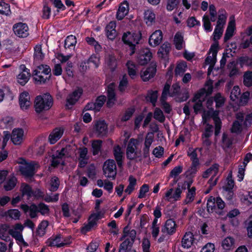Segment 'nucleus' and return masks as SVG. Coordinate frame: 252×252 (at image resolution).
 Segmentation results:
<instances>
[{
	"mask_svg": "<svg viewBox=\"0 0 252 252\" xmlns=\"http://www.w3.org/2000/svg\"><path fill=\"white\" fill-rule=\"evenodd\" d=\"M21 72L17 76V80L18 83L24 86L29 81L30 77V70L26 67L25 65L22 64L20 66Z\"/></svg>",
	"mask_w": 252,
	"mask_h": 252,
	"instance_id": "1a4fd4ad",
	"label": "nucleus"
},
{
	"mask_svg": "<svg viewBox=\"0 0 252 252\" xmlns=\"http://www.w3.org/2000/svg\"><path fill=\"white\" fill-rule=\"evenodd\" d=\"M128 3L127 1L121 3L117 13V19L118 20H122L128 13Z\"/></svg>",
	"mask_w": 252,
	"mask_h": 252,
	"instance_id": "b1692460",
	"label": "nucleus"
},
{
	"mask_svg": "<svg viewBox=\"0 0 252 252\" xmlns=\"http://www.w3.org/2000/svg\"><path fill=\"white\" fill-rule=\"evenodd\" d=\"M187 67V65L185 62H183V63H178L175 68V75L176 76L182 75L184 73V72L186 71Z\"/></svg>",
	"mask_w": 252,
	"mask_h": 252,
	"instance_id": "09e8293b",
	"label": "nucleus"
},
{
	"mask_svg": "<svg viewBox=\"0 0 252 252\" xmlns=\"http://www.w3.org/2000/svg\"><path fill=\"white\" fill-rule=\"evenodd\" d=\"M17 183V179L13 175L10 176L5 184L4 185V188L7 191L10 190L14 188Z\"/></svg>",
	"mask_w": 252,
	"mask_h": 252,
	"instance_id": "f704fd0d",
	"label": "nucleus"
},
{
	"mask_svg": "<svg viewBox=\"0 0 252 252\" xmlns=\"http://www.w3.org/2000/svg\"><path fill=\"white\" fill-rule=\"evenodd\" d=\"M82 92L83 91L82 89H78L74 91L71 94H69L66 99V106L68 107L69 105H74L79 99Z\"/></svg>",
	"mask_w": 252,
	"mask_h": 252,
	"instance_id": "f3484780",
	"label": "nucleus"
},
{
	"mask_svg": "<svg viewBox=\"0 0 252 252\" xmlns=\"http://www.w3.org/2000/svg\"><path fill=\"white\" fill-rule=\"evenodd\" d=\"M223 27L217 25L214 32V40L216 41L220 38L223 32Z\"/></svg>",
	"mask_w": 252,
	"mask_h": 252,
	"instance_id": "e2e57ef3",
	"label": "nucleus"
},
{
	"mask_svg": "<svg viewBox=\"0 0 252 252\" xmlns=\"http://www.w3.org/2000/svg\"><path fill=\"white\" fill-rule=\"evenodd\" d=\"M203 94L202 93H198L192 99V101L195 102L193 109L196 114H197L202 107V101L200 99V97Z\"/></svg>",
	"mask_w": 252,
	"mask_h": 252,
	"instance_id": "cd10ccee",
	"label": "nucleus"
},
{
	"mask_svg": "<svg viewBox=\"0 0 252 252\" xmlns=\"http://www.w3.org/2000/svg\"><path fill=\"white\" fill-rule=\"evenodd\" d=\"M171 49L170 44L168 42H165L160 47L158 52V55L159 58L166 59Z\"/></svg>",
	"mask_w": 252,
	"mask_h": 252,
	"instance_id": "393cba45",
	"label": "nucleus"
},
{
	"mask_svg": "<svg viewBox=\"0 0 252 252\" xmlns=\"http://www.w3.org/2000/svg\"><path fill=\"white\" fill-rule=\"evenodd\" d=\"M24 137V131L21 128H15L13 130L11 135V140L15 145L20 144Z\"/></svg>",
	"mask_w": 252,
	"mask_h": 252,
	"instance_id": "2eb2a0df",
	"label": "nucleus"
},
{
	"mask_svg": "<svg viewBox=\"0 0 252 252\" xmlns=\"http://www.w3.org/2000/svg\"><path fill=\"white\" fill-rule=\"evenodd\" d=\"M234 186V182L233 180L232 179V175L231 174H229L227 177V184L223 187V188L225 190L229 192L230 195H231L232 194L231 190L233 188Z\"/></svg>",
	"mask_w": 252,
	"mask_h": 252,
	"instance_id": "de8ad7c7",
	"label": "nucleus"
},
{
	"mask_svg": "<svg viewBox=\"0 0 252 252\" xmlns=\"http://www.w3.org/2000/svg\"><path fill=\"white\" fill-rule=\"evenodd\" d=\"M157 65L156 63H152L143 72L141 73V77L144 81H148L151 78H153L157 71Z\"/></svg>",
	"mask_w": 252,
	"mask_h": 252,
	"instance_id": "9d476101",
	"label": "nucleus"
},
{
	"mask_svg": "<svg viewBox=\"0 0 252 252\" xmlns=\"http://www.w3.org/2000/svg\"><path fill=\"white\" fill-rule=\"evenodd\" d=\"M218 43L216 42L212 45L210 49V52H212V56H208L205 60L206 64L214 66L217 61V54L218 53Z\"/></svg>",
	"mask_w": 252,
	"mask_h": 252,
	"instance_id": "4468645a",
	"label": "nucleus"
},
{
	"mask_svg": "<svg viewBox=\"0 0 252 252\" xmlns=\"http://www.w3.org/2000/svg\"><path fill=\"white\" fill-rule=\"evenodd\" d=\"M243 83L247 87L252 86V71H247L244 73L243 75Z\"/></svg>",
	"mask_w": 252,
	"mask_h": 252,
	"instance_id": "a18cd8bd",
	"label": "nucleus"
},
{
	"mask_svg": "<svg viewBox=\"0 0 252 252\" xmlns=\"http://www.w3.org/2000/svg\"><path fill=\"white\" fill-rule=\"evenodd\" d=\"M180 2V0H168L166 8L169 11H172L175 8Z\"/></svg>",
	"mask_w": 252,
	"mask_h": 252,
	"instance_id": "774afa93",
	"label": "nucleus"
},
{
	"mask_svg": "<svg viewBox=\"0 0 252 252\" xmlns=\"http://www.w3.org/2000/svg\"><path fill=\"white\" fill-rule=\"evenodd\" d=\"M86 41L89 45L94 46L96 50H100V45L98 43V42L94 39V37H87L86 38Z\"/></svg>",
	"mask_w": 252,
	"mask_h": 252,
	"instance_id": "338daca9",
	"label": "nucleus"
},
{
	"mask_svg": "<svg viewBox=\"0 0 252 252\" xmlns=\"http://www.w3.org/2000/svg\"><path fill=\"white\" fill-rule=\"evenodd\" d=\"M152 55L149 49H143L141 50L137 57L138 63L142 65H144L150 61Z\"/></svg>",
	"mask_w": 252,
	"mask_h": 252,
	"instance_id": "9b49d317",
	"label": "nucleus"
},
{
	"mask_svg": "<svg viewBox=\"0 0 252 252\" xmlns=\"http://www.w3.org/2000/svg\"><path fill=\"white\" fill-rule=\"evenodd\" d=\"M141 38V33L140 31L137 32H127L123 34L122 40L125 44H127L130 46L131 56L135 52V45L139 43V41Z\"/></svg>",
	"mask_w": 252,
	"mask_h": 252,
	"instance_id": "7ed1b4c3",
	"label": "nucleus"
},
{
	"mask_svg": "<svg viewBox=\"0 0 252 252\" xmlns=\"http://www.w3.org/2000/svg\"><path fill=\"white\" fill-rule=\"evenodd\" d=\"M23 228L22 224L17 223L12 228L9 230V234L19 242H23V238L21 233Z\"/></svg>",
	"mask_w": 252,
	"mask_h": 252,
	"instance_id": "f8f14e48",
	"label": "nucleus"
},
{
	"mask_svg": "<svg viewBox=\"0 0 252 252\" xmlns=\"http://www.w3.org/2000/svg\"><path fill=\"white\" fill-rule=\"evenodd\" d=\"M50 185V191L54 192L57 190L60 186L59 179L56 176H54L51 179Z\"/></svg>",
	"mask_w": 252,
	"mask_h": 252,
	"instance_id": "8fccbe9b",
	"label": "nucleus"
},
{
	"mask_svg": "<svg viewBox=\"0 0 252 252\" xmlns=\"http://www.w3.org/2000/svg\"><path fill=\"white\" fill-rule=\"evenodd\" d=\"M154 118L160 123H163L165 121V117L163 115V112L159 109H156L154 113Z\"/></svg>",
	"mask_w": 252,
	"mask_h": 252,
	"instance_id": "0e129e2a",
	"label": "nucleus"
},
{
	"mask_svg": "<svg viewBox=\"0 0 252 252\" xmlns=\"http://www.w3.org/2000/svg\"><path fill=\"white\" fill-rule=\"evenodd\" d=\"M250 96V93L248 91L244 92L240 97L239 105L244 106L248 102Z\"/></svg>",
	"mask_w": 252,
	"mask_h": 252,
	"instance_id": "69168bd1",
	"label": "nucleus"
},
{
	"mask_svg": "<svg viewBox=\"0 0 252 252\" xmlns=\"http://www.w3.org/2000/svg\"><path fill=\"white\" fill-rule=\"evenodd\" d=\"M126 65L127 68L128 75L132 79H134L137 75L136 65L130 61L127 62Z\"/></svg>",
	"mask_w": 252,
	"mask_h": 252,
	"instance_id": "473e14b6",
	"label": "nucleus"
},
{
	"mask_svg": "<svg viewBox=\"0 0 252 252\" xmlns=\"http://www.w3.org/2000/svg\"><path fill=\"white\" fill-rule=\"evenodd\" d=\"M138 144V141L134 138H131L127 144L126 150V158L129 160H134L139 156H138V153L136 151L137 146Z\"/></svg>",
	"mask_w": 252,
	"mask_h": 252,
	"instance_id": "39448f33",
	"label": "nucleus"
},
{
	"mask_svg": "<svg viewBox=\"0 0 252 252\" xmlns=\"http://www.w3.org/2000/svg\"><path fill=\"white\" fill-rule=\"evenodd\" d=\"M77 43V39L75 36L70 35L66 37L64 40V48L65 49H73L74 50Z\"/></svg>",
	"mask_w": 252,
	"mask_h": 252,
	"instance_id": "bb28decb",
	"label": "nucleus"
},
{
	"mask_svg": "<svg viewBox=\"0 0 252 252\" xmlns=\"http://www.w3.org/2000/svg\"><path fill=\"white\" fill-rule=\"evenodd\" d=\"M94 132L97 137L102 138L107 136L108 126L104 120L97 121L94 125Z\"/></svg>",
	"mask_w": 252,
	"mask_h": 252,
	"instance_id": "423d86ee",
	"label": "nucleus"
},
{
	"mask_svg": "<svg viewBox=\"0 0 252 252\" xmlns=\"http://www.w3.org/2000/svg\"><path fill=\"white\" fill-rule=\"evenodd\" d=\"M234 31V23L232 21L229 23L228 26L226 29L224 37V41L226 42L233 35Z\"/></svg>",
	"mask_w": 252,
	"mask_h": 252,
	"instance_id": "e433bc0d",
	"label": "nucleus"
},
{
	"mask_svg": "<svg viewBox=\"0 0 252 252\" xmlns=\"http://www.w3.org/2000/svg\"><path fill=\"white\" fill-rule=\"evenodd\" d=\"M106 63L111 71L115 70L117 66V61L114 54H109L106 58Z\"/></svg>",
	"mask_w": 252,
	"mask_h": 252,
	"instance_id": "7c9ffc66",
	"label": "nucleus"
},
{
	"mask_svg": "<svg viewBox=\"0 0 252 252\" xmlns=\"http://www.w3.org/2000/svg\"><path fill=\"white\" fill-rule=\"evenodd\" d=\"M49 246H56L57 247H63L68 244L61 241V235L59 234L53 238L49 239L47 242Z\"/></svg>",
	"mask_w": 252,
	"mask_h": 252,
	"instance_id": "5701e85b",
	"label": "nucleus"
},
{
	"mask_svg": "<svg viewBox=\"0 0 252 252\" xmlns=\"http://www.w3.org/2000/svg\"><path fill=\"white\" fill-rule=\"evenodd\" d=\"M162 39V32L160 30H157L150 36L149 43L151 46L155 47L159 45Z\"/></svg>",
	"mask_w": 252,
	"mask_h": 252,
	"instance_id": "a211bd4d",
	"label": "nucleus"
},
{
	"mask_svg": "<svg viewBox=\"0 0 252 252\" xmlns=\"http://www.w3.org/2000/svg\"><path fill=\"white\" fill-rule=\"evenodd\" d=\"M153 142V136L152 134H150L149 133H148L145 138L144 148L143 150V157L144 158H146L149 156V148Z\"/></svg>",
	"mask_w": 252,
	"mask_h": 252,
	"instance_id": "a878e982",
	"label": "nucleus"
},
{
	"mask_svg": "<svg viewBox=\"0 0 252 252\" xmlns=\"http://www.w3.org/2000/svg\"><path fill=\"white\" fill-rule=\"evenodd\" d=\"M108 100L106 105L108 107H111L113 106L116 101L115 93L114 92V85L110 84L107 88Z\"/></svg>",
	"mask_w": 252,
	"mask_h": 252,
	"instance_id": "aec40b11",
	"label": "nucleus"
},
{
	"mask_svg": "<svg viewBox=\"0 0 252 252\" xmlns=\"http://www.w3.org/2000/svg\"><path fill=\"white\" fill-rule=\"evenodd\" d=\"M21 190L23 196H27L28 199L31 196L32 189L29 185L24 183L22 184L21 187Z\"/></svg>",
	"mask_w": 252,
	"mask_h": 252,
	"instance_id": "3c124183",
	"label": "nucleus"
},
{
	"mask_svg": "<svg viewBox=\"0 0 252 252\" xmlns=\"http://www.w3.org/2000/svg\"><path fill=\"white\" fill-rule=\"evenodd\" d=\"M9 226L6 224H3L0 227V238L6 241L8 238Z\"/></svg>",
	"mask_w": 252,
	"mask_h": 252,
	"instance_id": "79ce46f5",
	"label": "nucleus"
},
{
	"mask_svg": "<svg viewBox=\"0 0 252 252\" xmlns=\"http://www.w3.org/2000/svg\"><path fill=\"white\" fill-rule=\"evenodd\" d=\"M34 62L36 61H41L44 58V54L42 52L41 45L39 44L35 46L34 48Z\"/></svg>",
	"mask_w": 252,
	"mask_h": 252,
	"instance_id": "c9c22d12",
	"label": "nucleus"
},
{
	"mask_svg": "<svg viewBox=\"0 0 252 252\" xmlns=\"http://www.w3.org/2000/svg\"><path fill=\"white\" fill-rule=\"evenodd\" d=\"M175 222L172 219H169L166 220L163 227L161 229L163 233H166L171 235L175 231Z\"/></svg>",
	"mask_w": 252,
	"mask_h": 252,
	"instance_id": "412c9836",
	"label": "nucleus"
},
{
	"mask_svg": "<svg viewBox=\"0 0 252 252\" xmlns=\"http://www.w3.org/2000/svg\"><path fill=\"white\" fill-rule=\"evenodd\" d=\"M219 165L214 164L212 165L209 169H207L204 172L202 177L204 178H207L209 176L212 175L213 176H216L218 172Z\"/></svg>",
	"mask_w": 252,
	"mask_h": 252,
	"instance_id": "2f4dec72",
	"label": "nucleus"
},
{
	"mask_svg": "<svg viewBox=\"0 0 252 252\" xmlns=\"http://www.w3.org/2000/svg\"><path fill=\"white\" fill-rule=\"evenodd\" d=\"M102 141L101 140H94L92 141V148L93 154L95 156L98 155L101 152Z\"/></svg>",
	"mask_w": 252,
	"mask_h": 252,
	"instance_id": "72a5a7b5",
	"label": "nucleus"
},
{
	"mask_svg": "<svg viewBox=\"0 0 252 252\" xmlns=\"http://www.w3.org/2000/svg\"><path fill=\"white\" fill-rule=\"evenodd\" d=\"M48 225L47 221H42L38 225L36 230V234L39 236H42L45 233V229Z\"/></svg>",
	"mask_w": 252,
	"mask_h": 252,
	"instance_id": "864d4df0",
	"label": "nucleus"
},
{
	"mask_svg": "<svg viewBox=\"0 0 252 252\" xmlns=\"http://www.w3.org/2000/svg\"><path fill=\"white\" fill-rule=\"evenodd\" d=\"M51 69L45 64L37 65L33 71L32 76L35 84L38 85L45 84L51 79Z\"/></svg>",
	"mask_w": 252,
	"mask_h": 252,
	"instance_id": "f257e3e1",
	"label": "nucleus"
},
{
	"mask_svg": "<svg viewBox=\"0 0 252 252\" xmlns=\"http://www.w3.org/2000/svg\"><path fill=\"white\" fill-rule=\"evenodd\" d=\"M20 164L19 170L21 174L26 179H31L32 177V164L27 163L24 159H20L18 161Z\"/></svg>",
	"mask_w": 252,
	"mask_h": 252,
	"instance_id": "6e6552de",
	"label": "nucleus"
},
{
	"mask_svg": "<svg viewBox=\"0 0 252 252\" xmlns=\"http://www.w3.org/2000/svg\"><path fill=\"white\" fill-rule=\"evenodd\" d=\"M183 190H184L183 187L181 185V183H178V187L176 189L175 192L173 194L172 196L170 197L169 198H167V200L168 201H170L169 199L171 198H172L174 199V200H177L178 199H179L181 197V194Z\"/></svg>",
	"mask_w": 252,
	"mask_h": 252,
	"instance_id": "052dcab7",
	"label": "nucleus"
},
{
	"mask_svg": "<svg viewBox=\"0 0 252 252\" xmlns=\"http://www.w3.org/2000/svg\"><path fill=\"white\" fill-rule=\"evenodd\" d=\"M194 236L191 232H186L182 240V246L185 248H189L193 244Z\"/></svg>",
	"mask_w": 252,
	"mask_h": 252,
	"instance_id": "4be33fe9",
	"label": "nucleus"
},
{
	"mask_svg": "<svg viewBox=\"0 0 252 252\" xmlns=\"http://www.w3.org/2000/svg\"><path fill=\"white\" fill-rule=\"evenodd\" d=\"M5 216L14 220H18L20 216V212L17 209H11L5 213Z\"/></svg>",
	"mask_w": 252,
	"mask_h": 252,
	"instance_id": "4d7b16f0",
	"label": "nucleus"
},
{
	"mask_svg": "<svg viewBox=\"0 0 252 252\" xmlns=\"http://www.w3.org/2000/svg\"><path fill=\"white\" fill-rule=\"evenodd\" d=\"M49 211L48 206L43 203H40L37 205L32 204V218L36 216V212H39L42 215H45L48 214Z\"/></svg>",
	"mask_w": 252,
	"mask_h": 252,
	"instance_id": "dca6fc26",
	"label": "nucleus"
},
{
	"mask_svg": "<svg viewBox=\"0 0 252 252\" xmlns=\"http://www.w3.org/2000/svg\"><path fill=\"white\" fill-rule=\"evenodd\" d=\"M11 12L10 5L3 0H0V13L2 15H8Z\"/></svg>",
	"mask_w": 252,
	"mask_h": 252,
	"instance_id": "ea45409f",
	"label": "nucleus"
},
{
	"mask_svg": "<svg viewBox=\"0 0 252 252\" xmlns=\"http://www.w3.org/2000/svg\"><path fill=\"white\" fill-rule=\"evenodd\" d=\"M113 153L118 166L120 167H122L123 164V152L119 145H117L114 147Z\"/></svg>",
	"mask_w": 252,
	"mask_h": 252,
	"instance_id": "c85d7f7f",
	"label": "nucleus"
},
{
	"mask_svg": "<svg viewBox=\"0 0 252 252\" xmlns=\"http://www.w3.org/2000/svg\"><path fill=\"white\" fill-rule=\"evenodd\" d=\"M234 244V240L232 237H227L222 242V247L226 250H230Z\"/></svg>",
	"mask_w": 252,
	"mask_h": 252,
	"instance_id": "37998d69",
	"label": "nucleus"
},
{
	"mask_svg": "<svg viewBox=\"0 0 252 252\" xmlns=\"http://www.w3.org/2000/svg\"><path fill=\"white\" fill-rule=\"evenodd\" d=\"M174 43L177 50H181L184 44L183 36L179 32L176 33L174 38Z\"/></svg>",
	"mask_w": 252,
	"mask_h": 252,
	"instance_id": "4c0bfd02",
	"label": "nucleus"
},
{
	"mask_svg": "<svg viewBox=\"0 0 252 252\" xmlns=\"http://www.w3.org/2000/svg\"><path fill=\"white\" fill-rule=\"evenodd\" d=\"M195 190L196 189L194 187H192L188 190L186 198L184 200V203L186 204L190 203L193 201L195 195Z\"/></svg>",
	"mask_w": 252,
	"mask_h": 252,
	"instance_id": "c03bdc74",
	"label": "nucleus"
},
{
	"mask_svg": "<svg viewBox=\"0 0 252 252\" xmlns=\"http://www.w3.org/2000/svg\"><path fill=\"white\" fill-rule=\"evenodd\" d=\"M144 20L148 25H151L155 22V14L150 10L145 11L144 13Z\"/></svg>",
	"mask_w": 252,
	"mask_h": 252,
	"instance_id": "58836bf2",
	"label": "nucleus"
},
{
	"mask_svg": "<svg viewBox=\"0 0 252 252\" xmlns=\"http://www.w3.org/2000/svg\"><path fill=\"white\" fill-rule=\"evenodd\" d=\"M214 100L216 103V107L220 108L224 105L225 99L220 93H217L214 96Z\"/></svg>",
	"mask_w": 252,
	"mask_h": 252,
	"instance_id": "603ef678",
	"label": "nucleus"
},
{
	"mask_svg": "<svg viewBox=\"0 0 252 252\" xmlns=\"http://www.w3.org/2000/svg\"><path fill=\"white\" fill-rule=\"evenodd\" d=\"M103 171L106 177L115 179L117 174V168L114 160H107L104 162Z\"/></svg>",
	"mask_w": 252,
	"mask_h": 252,
	"instance_id": "20e7f679",
	"label": "nucleus"
},
{
	"mask_svg": "<svg viewBox=\"0 0 252 252\" xmlns=\"http://www.w3.org/2000/svg\"><path fill=\"white\" fill-rule=\"evenodd\" d=\"M63 133V129L59 127L54 128L48 137L50 143L51 144H55L62 136Z\"/></svg>",
	"mask_w": 252,
	"mask_h": 252,
	"instance_id": "6ab92c4d",
	"label": "nucleus"
},
{
	"mask_svg": "<svg viewBox=\"0 0 252 252\" xmlns=\"http://www.w3.org/2000/svg\"><path fill=\"white\" fill-rule=\"evenodd\" d=\"M207 208L208 212H212L216 210V204L215 197L213 196L209 197L208 200Z\"/></svg>",
	"mask_w": 252,
	"mask_h": 252,
	"instance_id": "13d9d810",
	"label": "nucleus"
},
{
	"mask_svg": "<svg viewBox=\"0 0 252 252\" xmlns=\"http://www.w3.org/2000/svg\"><path fill=\"white\" fill-rule=\"evenodd\" d=\"M129 185L125 191L128 194H130L134 189V187L136 184V179L132 176H130L128 178Z\"/></svg>",
	"mask_w": 252,
	"mask_h": 252,
	"instance_id": "49530a36",
	"label": "nucleus"
},
{
	"mask_svg": "<svg viewBox=\"0 0 252 252\" xmlns=\"http://www.w3.org/2000/svg\"><path fill=\"white\" fill-rule=\"evenodd\" d=\"M96 224V222H95L94 220H91L89 218L88 223L81 229L82 233L85 234L87 232L90 231Z\"/></svg>",
	"mask_w": 252,
	"mask_h": 252,
	"instance_id": "5fc2aeb1",
	"label": "nucleus"
},
{
	"mask_svg": "<svg viewBox=\"0 0 252 252\" xmlns=\"http://www.w3.org/2000/svg\"><path fill=\"white\" fill-rule=\"evenodd\" d=\"M34 108L37 114L49 110L53 105V98L51 95L46 93L37 96L34 101Z\"/></svg>",
	"mask_w": 252,
	"mask_h": 252,
	"instance_id": "f03ea898",
	"label": "nucleus"
},
{
	"mask_svg": "<svg viewBox=\"0 0 252 252\" xmlns=\"http://www.w3.org/2000/svg\"><path fill=\"white\" fill-rule=\"evenodd\" d=\"M133 242H130L128 239H126L120 244L119 250L126 252L127 250L129 249L128 248H131Z\"/></svg>",
	"mask_w": 252,
	"mask_h": 252,
	"instance_id": "bf43d9fd",
	"label": "nucleus"
},
{
	"mask_svg": "<svg viewBox=\"0 0 252 252\" xmlns=\"http://www.w3.org/2000/svg\"><path fill=\"white\" fill-rule=\"evenodd\" d=\"M240 94V89L239 86H235L233 87L232 90L230 95L231 100L235 101L236 99L238 98L239 95Z\"/></svg>",
	"mask_w": 252,
	"mask_h": 252,
	"instance_id": "680f3d73",
	"label": "nucleus"
},
{
	"mask_svg": "<svg viewBox=\"0 0 252 252\" xmlns=\"http://www.w3.org/2000/svg\"><path fill=\"white\" fill-rule=\"evenodd\" d=\"M19 104L21 108L25 111L28 109L31 105V96L27 92L22 93L19 97Z\"/></svg>",
	"mask_w": 252,
	"mask_h": 252,
	"instance_id": "ddd939ff",
	"label": "nucleus"
},
{
	"mask_svg": "<svg viewBox=\"0 0 252 252\" xmlns=\"http://www.w3.org/2000/svg\"><path fill=\"white\" fill-rule=\"evenodd\" d=\"M13 31L17 36L26 37L29 35V28L25 23L19 22L13 26Z\"/></svg>",
	"mask_w": 252,
	"mask_h": 252,
	"instance_id": "0eeeda50",
	"label": "nucleus"
},
{
	"mask_svg": "<svg viewBox=\"0 0 252 252\" xmlns=\"http://www.w3.org/2000/svg\"><path fill=\"white\" fill-rule=\"evenodd\" d=\"M237 64H239L241 67L244 65L251 66L252 65V59L245 56L240 57L237 61Z\"/></svg>",
	"mask_w": 252,
	"mask_h": 252,
	"instance_id": "a19ab883",
	"label": "nucleus"
},
{
	"mask_svg": "<svg viewBox=\"0 0 252 252\" xmlns=\"http://www.w3.org/2000/svg\"><path fill=\"white\" fill-rule=\"evenodd\" d=\"M233 139L229 137L227 134L223 133L221 139V146L222 148L226 151L227 149L231 148L233 144Z\"/></svg>",
	"mask_w": 252,
	"mask_h": 252,
	"instance_id": "c756f323",
	"label": "nucleus"
},
{
	"mask_svg": "<svg viewBox=\"0 0 252 252\" xmlns=\"http://www.w3.org/2000/svg\"><path fill=\"white\" fill-rule=\"evenodd\" d=\"M158 98V91H149L147 96L146 99L148 101H150L154 105H155V103Z\"/></svg>",
	"mask_w": 252,
	"mask_h": 252,
	"instance_id": "6e6d98bb",
	"label": "nucleus"
}]
</instances>
